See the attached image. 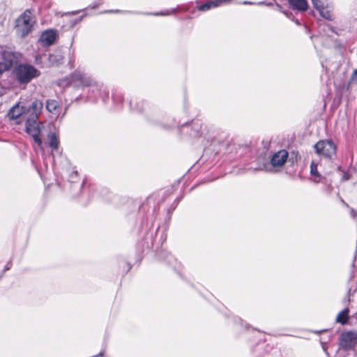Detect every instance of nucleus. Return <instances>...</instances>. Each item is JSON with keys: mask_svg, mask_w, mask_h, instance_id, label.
<instances>
[{"mask_svg": "<svg viewBox=\"0 0 357 357\" xmlns=\"http://www.w3.org/2000/svg\"><path fill=\"white\" fill-rule=\"evenodd\" d=\"M8 116L10 119L18 120L17 123H20L23 121H26V118H29L28 113L26 112V109L20 106V104H16L13 106L8 112Z\"/></svg>", "mask_w": 357, "mask_h": 357, "instance_id": "nucleus-7", "label": "nucleus"}, {"mask_svg": "<svg viewBox=\"0 0 357 357\" xmlns=\"http://www.w3.org/2000/svg\"><path fill=\"white\" fill-rule=\"evenodd\" d=\"M18 61V56L13 52L0 47V73L8 70Z\"/></svg>", "mask_w": 357, "mask_h": 357, "instance_id": "nucleus-4", "label": "nucleus"}, {"mask_svg": "<svg viewBox=\"0 0 357 357\" xmlns=\"http://www.w3.org/2000/svg\"><path fill=\"white\" fill-rule=\"evenodd\" d=\"M310 172L312 175L319 176V174L317 172V165L312 162L310 165Z\"/></svg>", "mask_w": 357, "mask_h": 357, "instance_id": "nucleus-19", "label": "nucleus"}, {"mask_svg": "<svg viewBox=\"0 0 357 357\" xmlns=\"http://www.w3.org/2000/svg\"><path fill=\"white\" fill-rule=\"evenodd\" d=\"M47 138L49 139V146H50L53 150L58 149L59 142L56 134L54 132H50L47 135Z\"/></svg>", "mask_w": 357, "mask_h": 357, "instance_id": "nucleus-13", "label": "nucleus"}, {"mask_svg": "<svg viewBox=\"0 0 357 357\" xmlns=\"http://www.w3.org/2000/svg\"><path fill=\"white\" fill-rule=\"evenodd\" d=\"M63 60V58L59 53L51 54L49 56V62L51 65L60 64Z\"/></svg>", "mask_w": 357, "mask_h": 357, "instance_id": "nucleus-15", "label": "nucleus"}, {"mask_svg": "<svg viewBox=\"0 0 357 357\" xmlns=\"http://www.w3.org/2000/svg\"><path fill=\"white\" fill-rule=\"evenodd\" d=\"M350 213L352 218L356 219L357 218V212L354 209L351 208Z\"/></svg>", "mask_w": 357, "mask_h": 357, "instance_id": "nucleus-20", "label": "nucleus"}, {"mask_svg": "<svg viewBox=\"0 0 357 357\" xmlns=\"http://www.w3.org/2000/svg\"><path fill=\"white\" fill-rule=\"evenodd\" d=\"M289 4L294 9L305 11L307 9L306 0H288Z\"/></svg>", "mask_w": 357, "mask_h": 357, "instance_id": "nucleus-12", "label": "nucleus"}, {"mask_svg": "<svg viewBox=\"0 0 357 357\" xmlns=\"http://www.w3.org/2000/svg\"><path fill=\"white\" fill-rule=\"evenodd\" d=\"M43 106V102L40 100H36L33 101L31 105L28 109H26V112L28 113L29 119H37Z\"/></svg>", "mask_w": 357, "mask_h": 357, "instance_id": "nucleus-9", "label": "nucleus"}, {"mask_svg": "<svg viewBox=\"0 0 357 357\" xmlns=\"http://www.w3.org/2000/svg\"><path fill=\"white\" fill-rule=\"evenodd\" d=\"M58 107V103L56 100H48L46 102V108L50 112H54Z\"/></svg>", "mask_w": 357, "mask_h": 357, "instance_id": "nucleus-18", "label": "nucleus"}, {"mask_svg": "<svg viewBox=\"0 0 357 357\" xmlns=\"http://www.w3.org/2000/svg\"><path fill=\"white\" fill-rule=\"evenodd\" d=\"M351 79L352 80L357 82V68L354 71Z\"/></svg>", "mask_w": 357, "mask_h": 357, "instance_id": "nucleus-21", "label": "nucleus"}, {"mask_svg": "<svg viewBox=\"0 0 357 357\" xmlns=\"http://www.w3.org/2000/svg\"><path fill=\"white\" fill-rule=\"evenodd\" d=\"M37 119L26 118L25 121L26 132L30 135L34 142L37 143L39 147H42V140L39 137L40 128L39 124L36 121Z\"/></svg>", "mask_w": 357, "mask_h": 357, "instance_id": "nucleus-6", "label": "nucleus"}, {"mask_svg": "<svg viewBox=\"0 0 357 357\" xmlns=\"http://www.w3.org/2000/svg\"><path fill=\"white\" fill-rule=\"evenodd\" d=\"M287 158L288 152L285 150H280L271 157V164L273 167H282L286 162Z\"/></svg>", "mask_w": 357, "mask_h": 357, "instance_id": "nucleus-8", "label": "nucleus"}, {"mask_svg": "<svg viewBox=\"0 0 357 357\" xmlns=\"http://www.w3.org/2000/svg\"><path fill=\"white\" fill-rule=\"evenodd\" d=\"M35 21L32 13L29 10H25L17 20L16 29L21 38L26 36L31 31Z\"/></svg>", "mask_w": 357, "mask_h": 357, "instance_id": "nucleus-2", "label": "nucleus"}, {"mask_svg": "<svg viewBox=\"0 0 357 357\" xmlns=\"http://www.w3.org/2000/svg\"><path fill=\"white\" fill-rule=\"evenodd\" d=\"M13 75L20 84H26L33 78L38 77L40 72L30 64H20L15 68Z\"/></svg>", "mask_w": 357, "mask_h": 357, "instance_id": "nucleus-1", "label": "nucleus"}, {"mask_svg": "<svg viewBox=\"0 0 357 357\" xmlns=\"http://www.w3.org/2000/svg\"><path fill=\"white\" fill-rule=\"evenodd\" d=\"M357 345V332H342L339 337V347L344 350L353 349Z\"/></svg>", "mask_w": 357, "mask_h": 357, "instance_id": "nucleus-5", "label": "nucleus"}, {"mask_svg": "<svg viewBox=\"0 0 357 357\" xmlns=\"http://www.w3.org/2000/svg\"><path fill=\"white\" fill-rule=\"evenodd\" d=\"M316 153L326 158H331L336 153V146L331 140H320L314 144Z\"/></svg>", "mask_w": 357, "mask_h": 357, "instance_id": "nucleus-3", "label": "nucleus"}, {"mask_svg": "<svg viewBox=\"0 0 357 357\" xmlns=\"http://www.w3.org/2000/svg\"><path fill=\"white\" fill-rule=\"evenodd\" d=\"M79 79L81 81L83 85L84 86H90L93 83V79L87 77L85 74H79Z\"/></svg>", "mask_w": 357, "mask_h": 357, "instance_id": "nucleus-17", "label": "nucleus"}, {"mask_svg": "<svg viewBox=\"0 0 357 357\" xmlns=\"http://www.w3.org/2000/svg\"><path fill=\"white\" fill-rule=\"evenodd\" d=\"M56 38V33L52 30L44 31L40 36V41L44 45H51L54 43Z\"/></svg>", "mask_w": 357, "mask_h": 357, "instance_id": "nucleus-10", "label": "nucleus"}, {"mask_svg": "<svg viewBox=\"0 0 357 357\" xmlns=\"http://www.w3.org/2000/svg\"><path fill=\"white\" fill-rule=\"evenodd\" d=\"M349 312V310L348 308H345L339 312L336 317V321L342 324H345L348 321Z\"/></svg>", "mask_w": 357, "mask_h": 357, "instance_id": "nucleus-14", "label": "nucleus"}, {"mask_svg": "<svg viewBox=\"0 0 357 357\" xmlns=\"http://www.w3.org/2000/svg\"><path fill=\"white\" fill-rule=\"evenodd\" d=\"M219 6H220V4L218 3V1H217V0L211 1H208L206 3L200 6L199 7V10L201 11H206V10L211 9V8H215Z\"/></svg>", "mask_w": 357, "mask_h": 357, "instance_id": "nucleus-16", "label": "nucleus"}, {"mask_svg": "<svg viewBox=\"0 0 357 357\" xmlns=\"http://www.w3.org/2000/svg\"><path fill=\"white\" fill-rule=\"evenodd\" d=\"M314 8L319 10L320 15L326 20H332V15L331 11L327 9L328 7H325V2L322 1L321 4L314 3Z\"/></svg>", "mask_w": 357, "mask_h": 357, "instance_id": "nucleus-11", "label": "nucleus"}, {"mask_svg": "<svg viewBox=\"0 0 357 357\" xmlns=\"http://www.w3.org/2000/svg\"><path fill=\"white\" fill-rule=\"evenodd\" d=\"M343 179L345 181L349 180V175H347L346 174H344L343 176Z\"/></svg>", "mask_w": 357, "mask_h": 357, "instance_id": "nucleus-22", "label": "nucleus"}]
</instances>
